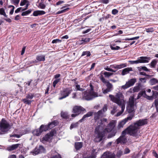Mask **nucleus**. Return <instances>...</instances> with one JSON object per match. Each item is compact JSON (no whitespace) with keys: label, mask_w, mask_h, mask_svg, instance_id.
I'll return each mask as SVG.
<instances>
[{"label":"nucleus","mask_w":158,"mask_h":158,"mask_svg":"<svg viewBox=\"0 0 158 158\" xmlns=\"http://www.w3.org/2000/svg\"><path fill=\"white\" fill-rule=\"evenodd\" d=\"M147 119H140L136 121L122 132V135L116 140L117 144L124 143L127 142V139L125 136L127 134L134 137L140 136L139 129L141 126L147 124Z\"/></svg>","instance_id":"obj_1"},{"label":"nucleus","mask_w":158,"mask_h":158,"mask_svg":"<svg viewBox=\"0 0 158 158\" xmlns=\"http://www.w3.org/2000/svg\"><path fill=\"white\" fill-rule=\"evenodd\" d=\"M107 123V119L104 118L98 122L97 126L96 127L95 131L94 136L95 138L94 141L96 142H99L102 141L103 138L106 136V132H104V130L101 131Z\"/></svg>","instance_id":"obj_2"},{"label":"nucleus","mask_w":158,"mask_h":158,"mask_svg":"<svg viewBox=\"0 0 158 158\" xmlns=\"http://www.w3.org/2000/svg\"><path fill=\"white\" fill-rule=\"evenodd\" d=\"M111 100L116 103L121 108V111L118 112L117 116L120 115L124 111L125 107L126 102L124 100V97L123 94L120 92L117 93L115 96L110 94L109 95Z\"/></svg>","instance_id":"obj_3"},{"label":"nucleus","mask_w":158,"mask_h":158,"mask_svg":"<svg viewBox=\"0 0 158 158\" xmlns=\"http://www.w3.org/2000/svg\"><path fill=\"white\" fill-rule=\"evenodd\" d=\"M94 88L93 84L90 83L89 89L82 93V98L84 99L87 101L90 100L98 96L97 93L94 91Z\"/></svg>","instance_id":"obj_4"},{"label":"nucleus","mask_w":158,"mask_h":158,"mask_svg":"<svg viewBox=\"0 0 158 158\" xmlns=\"http://www.w3.org/2000/svg\"><path fill=\"white\" fill-rule=\"evenodd\" d=\"M117 121L115 120H112L110 123L107 125V127L104 129V132H106V135L110 132H111L109 134L107 138H110L114 136L117 132L116 129L114 128L115 126Z\"/></svg>","instance_id":"obj_5"},{"label":"nucleus","mask_w":158,"mask_h":158,"mask_svg":"<svg viewBox=\"0 0 158 158\" xmlns=\"http://www.w3.org/2000/svg\"><path fill=\"white\" fill-rule=\"evenodd\" d=\"M107 110V106L106 104H105L102 108L94 114V119L95 122L98 121L100 118L105 116V113Z\"/></svg>","instance_id":"obj_6"},{"label":"nucleus","mask_w":158,"mask_h":158,"mask_svg":"<svg viewBox=\"0 0 158 158\" xmlns=\"http://www.w3.org/2000/svg\"><path fill=\"white\" fill-rule=\"evenodd\" d=\"M100 79L102 82L106 85V88L104 89H102L103 92L104 94H106L110 92L113 89V85L110 83L107 80H106L103 75H101L100 77Z\"/></svg>","instance_id":"obj_7"},{"label":"nucleus","mask_w":158,"mask_h":158,"mask_svg":"<svg viewBox=\"0 0 158 158\" xmlns=\"http://www.w3.org/2000/svg\"><path fill=\"white\" fill-rule=\"evenodd\" d=\"M0 129L2 132H6L10 129L9 124L4 119H2L0 123Z\"/></svg>","instance_id":"obj_8"},{"label":"nucleus","mask_w":158,"mask_h":158,"mask_svg":"<svg viewBox=\"0 0 158 158\" xmlns=\"http://www.w3.org/2000/svg\"><path fill=\"white\" fill-rule=\"evenodd\" d=\"M93 113L91 112H89L85 114L84 115L83 117L82 118L80 119L78 122L75 123H72L70 127V129L71 130L73 128H75L78 127L79 124V122H82L86 118L92 116L93 114Z\"/></svg>","instance_id":"obj_9"},{"label":"nucleus","mask_w":158,"mask_h":158,"mask_svg":"<svg viewBox=\"0 0 158 158\" xmlns=\"http://www.w3.org/2000/svg\"><path fill=\"white\" fill-rule=\"evenodd\" d=\"M135 102L134 98L133 96H131L129 98L127 109L129 113L132 112L134 110Z\"/></svg>","instance_id":"obj_10"},{"label":"nucleus","mask_w":158,"mask_h":158,"mask_svg":"<svg viewBox=\"0 0 158 158\" xmlns=\"http://www.w3.org/2000/svg\"><path fill=\"white\" fill-rule=\"evenodd\" d=\"M72 91L73 90L71 88L64 89L62 91H61V97L59 98V99L62 100L68 97Z\"/></svg>","instance_id":"obj_11"},{"label":"nucleus","mask_w":158,"mask_h":158,"mask_svg":"<svg viewBox=\"0 0 158 158\" xmlns=\"http://www.w3.org/2000/svg\"><path fill=\"white\" fill-rule=\"evenodd\" d=\"M56 134V131L53 130L51 131L49 133H47L42 139L41 140L42 142L47 141L50 142L52 139L53 136Z\"/></svg>","instance_id":"obj_12"},{"label":"nucleus","mask_w":158,"mask_h":158,"mask_svg":"<svg viewBox=\"0 0 158 158\" xmlns=\"http://www.w3.org/2000/svg\"><path fill=\"white\" fill-rule=\"evenodd\" d=\"M85 109L81 106H75L73 109V112L74 114H72L71 116L74 117L79 115L81 111H84Z\"/></svg>","instance_id":"obj_13"},{"label":"nucleus","mask_w":158,"mask_h":158,"mask_svg":"<svg viewBox=\"0 0 158 158\" xmlns=\"http://www.w3.org/2000/svg\"><path fill=\"white\" fill-rule=\"evenodd\" d=\"M136 81V79L135 78H132L129 80L127 82H126L125 84L122 85L121 86L122 88L125 89H127L129 87L133 86Z\"/></svg>","instance_id":"obj_14"},{"label":"nucleus","mask_w":158,"mask_h":158,"mask_svg":"<svg viewBox=\"0 0 158 158\" xmlns=\"http://www.w3.org/2000/svg\"><path fill=\"white\" fill-rule=\"evenodd\" d=\"M133 117V115H130L128 116L127 118L120 122L118 125L117 127L119 129L121 127H123L124 125L128 121L131 120Z\"/></svg>","instance_id":"obj_15"},{"label":"nucleus","mask_w":158,"mask_h":158,"mask_svg":"<svg viewBox=\"0 0 158 158\" xmlns=\"http://www.w3.org/2000/svg\"><path fill=\"white\" fill-rule=\"evenodd\" d=\"M101 158H115V155L114 153L107 151L103 153Z\"/></svg>","instance_id":"obj_16"},{"label":"nucleus","mask_w":158,"mask_h":158,"mask_svg":"<svg viewBox=\"0 0 158 158\" xmlns=\"http://www.w3.org/2000/svg\"><path fill=\"white\" fill-rule=\"evenodd\" d=\"M150 57L148 56H141L138 58L140 63H147L151 59Z\"/></svg>","instance_id":"obj_17"},{"label":"nucleus","mask_w":158,"mask_h":158,"mask_svg":"<svg viewBox=\"0 0 158 158\" xmlns=\"http://www.w3.org/2000/svg\"><path fill=\"white\" fill-rule=\"evenodd\" d=\"M132 71V69L131 67H128L122 70V75H125L128 73L130 71Z\"/></svg>","instance_id":"obj_18"},{"label":"nucleus","mask_w":158,"mask_h":158,"mask_svg":"<svg viewBox=\"0 0 158 158\" xmlns=\"http://www.w3.org/2000/svg\"><path fill=\"white\" fill-rule=\"evenodd\" d=\"M42 132L41 130L40 127L39 128L34 130L32 132L34 135L36 136H39Z\"/></svg>","instance_id":"obj_19"},{"label":"nucleus","mask_w":158,"mask_h":158,"mask_svg":"<svg viewBox=\"0 0 158 158\" xmlns=\"http://www.w3.org/2000/svg\"><path fill=\"white\" fill-rule=\"evenodd\" d=\"M45 12L43 10H36L34 11L33 14V15L35 16L44 15Z\"/></svg>","instance_id":"obj_20"},{"label":"nucleus","mask_w":158,"mask_h":158,"mask_svg":"<svg viewBox=\"0 0 158 158\" xmlns=\"http://www.w3.org/2000/svg\"><path fill=\"white\" fill-rule=\"evenodd\" d=\"M36 60L38 61H44L45 60V56L43 55H39L37 56Z\"/></svg>","instance_id":"obj_21"},{"label":"nucleus","mask_w":158,"mask_h":158,"mask_svg":"<svg viewBox=\"0 0 158 158\" xmlns=\"http://www.w3.org/2000/svg\"><path fill=\"white\" fill-rule=\"evenodd\" d=\"M152 92L153 93L152 95L151 96H149L148 95L145 93V92H144V94H143V97L144 98H146L147 99L149 100H152L154 99V97L153 96L155 94V92L152 91Z\"/></svg>","instance_id":"obj_22"},{"label":"nucleus","mask_w":158,"mask_h":158,"mask_svg":"<svg viewBox=\"0 0 158 158\" xmlns=\"http://www.w3.org/2000/svg\"><path fill=\"white\" fill-rule=\"evenodd\" d=\"M58 123V122L56 120H55L49 123L48 125V126L49 129H50L56 126Z\"/></svg>","instance_id":"obj_23"},{"label":"nucleus","mask_w":158,"mask_h":158,"mask_svg":"<svg viewBox=\"0 0 158 158\" xmlns=\"http://www.w3.org/2000/svg\"><path fill=\"white\" fill-rule=\"evenodd\" d=\"M75 89L77 91L78 90L81 91H83L86 90L85 87V86H82L81 87L80 85L78 84L76 85Z\"/></svg>","instance_id":"obj_24"},{"label":"nucleus","mask_w":158,"mask_h":158,"mask_svg":"<svg viewBox=\"0 0 158 158\" xmlns=\"http://www.w3.org/2000/svg\"><path fill=\"white\" fill-rule=\"evenodd\" d=\"M103 74L104 75L105 77L106 78H109L110 76L112 75L113 74V73H110L107 72H103L102 71L101 72V75ZM101 75H100L101 76Z\"/></svg>","instance_id":"obj_25"},{"label":"nucleus","mask_w":158,"mask_h":158,"mask_svg":"<svg viewBox=\"0 0 158 158\" xmlns=\"http://www.w3.org/2000/svg\"><path fill=\"white\" fill-rule=\"evenodd\" d=\"M23 144H13L7 148H22Z\"/></svg>","instance_id":"obj_26"},{"label":"nucleus","mask_w":158,"mask_h":158,"mask_svg":"<svg viewBox=\"0 0 158 158\" xmlns=\"http://www.w3.org/2000/svg\"><path fill=\"white\" fill-rule=\"evenodd\" d=\"M40 127L42 132L46 131L47 130H49L48 126V125H42Z\"/></svg>","instance_id":"obj_27"},{"label":"nucleus","mask_w":158,"mask_h":158,"mask_svg":"<svg viewBox=\"0 0 158 158\" xmlns=\"http://www.w3.org/2000/svg\"><path fill=\"white\" fill-rule=\"evenodd\" d=\"M149 83L151 85H153L158 83V80L156 79L153 78L150 80Z\"/></svg>","instance_id":"obj_28"},{"label":"nucleus","mask_w":158,"mask_h":158,"mask_svg":"<svg viewBox=\"0 0 158 158\" xmlns=\"http://www.w3.org/2000/svg\"><path fill=\"white\" fill-rule=\"evenodd\" d=\"M83 146L82 142H77L75 143V148H81Z\"/></svg>","instance_id":"obj_29"},{"label":"nucleus","mask_w":158,"mask_h":158,"mask_svg":"<svg viewBox=\"0 0 158 158\" xmlns=\"http://www.w3.org/2000/svg\"><path fill=\"white\" fill-rule=\"evenodd\" d=\"M126 63L122 64H117V69H119L125 67L127 66Z\"/></svg>","instance_id":"obj_30"},{"label":"nucleus","mask_w":158,"mask_h":158,"mask_svg":"<svg viewBox=\"0 0 158 158\" xmlns=\"http://www.w3.org/2000/svg\"><path fill=\"white\" fill-rule=\"evenodd\" d=\"M157 61L156 59H155L152 60L150 63V66L152 68H154L156 65Z\"/></svg>","instance_id":"obj_31"},{"label":"nucleus","mask_w":158,"mask_h":158,"mask_svg":"<svg viewBox=\"0 0 158 158\" xmlns=\"http://www.w3.org/2000/svg\"><path fill=\"white\" fill-rule=\"evenodd\" d=\"M32 11V10L29 9L23 12L22 13L21 15L22 16H26L30 14Z\"/></svg>","instance_id":"obj_32"},{"label":"nucleus","mask_w":158,"mask_h":158,"mask_svg":"<svg viewBox=\"0 0 158 158\" xmlns=\"http://www.w3.org/2000/svg\"><path fill=\"white\" fill-rule=\"evenodd\" d=\"M35 149L32 152V154L35 155L40 153V149Z\"/></svg>","instance_id":"obj_33"},{"label":"nucleus","mask_w":158,"mask_h":158,"mask_svg":"<svg viewBox=\"0 0 158 158\" xmlns=\"http://www.w3.org/2000/svg\"><path fill=\"white\" fill-rule=\"evenodd\" d=\"M123 152L121 150L118 151L115 155L118 158H120V157L123 155Z\"/></svg>","instance_id":"obj_34"},{"label":"nucleus","mask_w":158,"mask_h":158,"mask_svg":"<svg viewBox=\"0 0 158 158\" xmlns=\"http://www.w3.org/2000/svg\"><path fill=\"white\" fill-rule=\"evenodd\" d=\"M90 55L91 53L89 51H85L83 52L81 55V56L86 55L87 56H89Z\"/></svg>","instance_id":"obj_35"},{"label":"nucleus","mask_w":158,"mask_h":158,"mask_svg":"<svg viewBox=\"0 0 158 158\" xmlns=\"http://www.w3.org/2000/svg\"><path fill=\"white\" fill-rule=\"evenodd\" d=\"M0 15H3L6 17H7V16L6 15L5 10L3 8L0 9Z\"/></svg>","instance_id":"obj_36"},{"label":"nucleus","mask_w":158,"mask_h":158,"mask_svg":"<svg viewBox=\"0 0 158 158\" xmlns=\"http://www.w3.org/2000/svg\"><path fill=\"white\" fill-rule=\"evenodd\" d=\"M90 39L89 38H82L81 40V44H84L85 43H86L89 41Z\"/></svg>","instance_id":"obj_37"},{"label":"nucleus","mask_w":158,"mask_h":158,"mask_svg":"<svg viewBox=\"0 0 158 158\" xmlns=\"http://www.w3.org/2000/svg\"><path fill=\"white\" fill-rule=\"evenodd\" d=\"M61 116L64 118H66L68 117V114L67 112H62L61 113Z\"/></svg>","instance_id":"obj_38"},{"label":"nucleus","mask_w":158,"mask_h":158,"mask_svg":"<svg viewBox=\"0 0 158 158\" xmlns=\"http://www.w3.org/2000/svg\"><path fill=\"white\" fill-rule=\"evenodd\" d=\"M22 101L24 103L27 104H30L31 102V101L28 100L27 98L24 99L22 100Z\"/></svg>","instance_id":"obj_39"},{"label":"nucleus","mask_w":158,"mask_h":158,"mask_svg":"<svg viewBox=\"0 0 158 158\" xmlns=\"http://www.w3.org/2000/svg\"><path fill=\"white\" fill-rule=\"evenodd\" d=\"M28 2V1L27 0H22L21 1L20 6H23L26 5Z\"/></svg>","instance_id":"obj_40"},{"label":"nucleus","mask_w":158,"mask_h":158,"mask_svg":"<svg viewBox=\"0 0 158 158\" xmlns=\"http://www.w3.org/2000/svg\"><path fill=\"white\" fill-rule=\"evenodd\" d=\"M60 79L58 78L55 80L53 82V86L54 87H55L56 84L60 81Z\"/></svg>","instance_id":"obj_41"},{"label":"nucleus","mask_w":158,"mask_h":158,"mask_svg":"<svg viewBox=\"0 0 158 158\" xmlns=\"http://www.w3.org/2000/svg\"><path fill=\"white\" fill-rule=\"evenodd\" d=\"M129 62L131 64H137L140 63L138 58L137 60H130Z\"/></svg>","instance_id":"obj_42"},{"label":"nucleus","mask_w":158,"mask_h":158,"mask_svg":"<svg viewBox=\"0 0 158 158\" xmlns=\"http://www.w3.org/2000/svg\"><path fill=\"white\" fill-rule=\"evenodd\" d=\"M146 31L147 32H153L154 29L153 27H151L150 28H145Z\"/></svg>","instance_id":"obj_43"},{"label":"nucleus","mask_w":158,"mask_h":158,"mask_svg":"<svg viewBox=\"0 0 158 158\" xmlns=\"http://www.w3.org/2000/svg\"><path fill=\"white\" fill-rule=\"evenodd\" d=\"M69 9V8L64 9L63 10H61L57 12V14H60L61 13H63L64 12H66V11L68 10Z\"/></svg>","instance_id":"obj_44"},{"label":"nucleus","mask_w":158,"mask_h":158,"mask_svg":"<svg viewBox=\"0 0 158 158\" xmlns=\"http://www.w3.org/2000/svg\"><path fill=\"white\" fill-rule=\"evenodd\" d=\"M9 8L12 7V9H11L10 12V14L11 15L13 14L14 11V10L15 9V7L13 6H9L8 7Z\"/></svg>","instance_id":"obj_45"},{"label":"nucleus","mask_w":158,"mask_h":158,"mask_svg":"<svg viewBox=\"0 0 158 158\" xmlns=\"http://www.w3.org/2000/svg\"><path fill=\"white\" fill-rule=\"evenodd\" d=\"M61 42V40L59 39H56L53 40L52 41V44H56L58 43H60Z\"/></svg>","instance_id":"obj_46"},{"label":"nucleus","mask_w":158,"mask_h":158,"mask_svg":"<svg viewBox=\"0 0 158 158\" xmlns=\"http://www.w3.org/2000/svg\"><path fill=\"white\" fill-rule=\"evenodd\" d=\"M110 47L111 49L113 50H117L119 49L120 48V47L118 46L113 47L112 45H111Z\"/></svg>","instance_id":"obj_47"},{"label":"nucleus","mask_w":158,"mask_h":158,"mask_svg":"<svg viewBox=\"0 0 158 158\" xmlns=\"http://www.w3.org/2000/svg\"><path fill=\"white\" fill-rule=\"evenodd\" d=\"M139 36H136L134 37H133L130 38H127L125 40H137L139 38Z\"/></svg>","instance_id":"obj_48"},{"label":"nucleus","mask_w":158,"mask_h":158,"mask_svg":"<svg viewBox=\"0 0 158 158\" xmlns=\"http://www.w3.org/2000/svg\"><path fill=\"white\" fill-rule=\"evenodd\" d=\"M46 7V6L43 3H40L39 5V7L41 9H44Z\"/></svg>","instance_id":"obj_49"},{"label":"nucleus","mask_w":158,"mask_h":158,"mask_svg":"<svg viewBox=\"0 0 158 158\" xmlns=\"http://www.w3.org/2000/svg\"><path fill=\"white\" fill-rule=\"evenodd\" d=\"M104 69L109 71L112 72H116V71H114L113 69H111L110 68H108V67L105 68Z\"/></svg>","instance_id":"obj_50"},{"label":"nucleus","mask_w":158,"mask_h":158,"mask_svg":"<svg viewBox=\"0 0 158 158\" xmlns=\"http://www.w3.org/2000/svg\"><path fill=\"white\" fill-rule=\"evenodd\" d=\"M33 95L31 94H27L26 96V98L27 99H31L33 98Z\"/></svg>","instance_id":"obj_51"},{"label":"nucleus","mask_w":158,"mask_h":158,"mask_svg":"<svg viewBox=\"0 0 158 158\" xmlns=\"http://www.w3.org/2000/svg\"><path fill=\"white\" fill-rule=\"evenodd\" d=\"M144 93V92H140L139 93L137 96V99H139L142 96H143V97Z\"/></svg>","instance_id":"obj_52"},{"label":"nucleus","mask_w":158,"mask_h":158,"mask_svg":"<svg viewBox=\"0 0 158 158\" xmlns=\"http://www.w3.org/2000/svg\"><path fill=\"white\" fill-rule=\"evenodd\" d=\"M152 153L156 158H158V154L154 150L152 151Z\"/></svg>","instance_id":"obj_53"},{"label":"nucleus","mask_w":158,"mask_h":158,"mask_svg":"<svg viewBox=\"0 0 158 158\" xmlns=\"http://www.w3.org/2000/svg\"><path fill=\"white\" fill-rule=\"evenodd\" d=\"M96 156L94 154H92L89 156L86 157L85 158H96Z\"/></svg>","instance_id":"obj_54"},{"label":"nucleus","mask_w":158,"mask_h":158,"mask_svg":"<svg viewBox=\"0 0 158 158\" xmlns=\"http://www.w3.org/2000/svg\"><path fill=\"white\" fill-rule=\"evenodd\" d=\"M101 107V104H98V105H95L94 107V108L95 109H97V110H99L100 109Z\"/></svg>","instance_id":"obj_55"},{"label":"nucleus","mask_w":158,"mask_h":158,"mask_svg":"<svg viewBox=\"0 0 158 158\" xmlns=\"http://www.w3.org/2000/svg\"><path fill=\"white\" fill-rule=\"evenodd\" d=\"M118 12V11L116 9H114L112 10V14L114 15H115Z\"/></svg>","instance_id":"obj_56"},{"label":"nucleus","mask_w":158,"mask_h":158,"mask_svg":"<svg viewBox=\"0 0 158 158\" xmlns=\"http://www.w3.org/2000/svg\"><path fill=\"white\" fill-rule=\"evenodd\" d=\"M140 68L146 71H149V69L145 66L141 67Z\"/></svg>","instance_id":"obj_57"},{"label":"nucleus","mask_w":158,"mask_h":158,"mask_svg":"<svg viewBox=\"0 0 158 158\" xmlns=\"http://www.w3.org/2000/svg\"><path fill=\"white\" fill-rule=\"evenodd\" d=\"M139 80L141 82L143 83L146 82V79L145 78H139Z\"/></svg>","instance_id":"obj_58"},{"label":"nucleus","mask_w":158,"mask_h":158,"mask_svg":"<svg viewBox=\"0 0 158 158\" xmlns=\"http://www.w3.org/2000/svg\"><path fill=\"white\" fill-rule=\"evenodd\" d=\"M31 81V80L30 81H28L26 83H25L26 84H25V85L26 87H28L30 85Z\"/></svg>","instance_id":"obj_59"},{"label":"nucleus","mask_w":158,"mask_h":158,"mask_svg":"<svg viewBox=\"0 0 158 158\" xmlns=\"http://www.w3.org/2000/svg\"><path fill=\"white\" fill-rule=\"evenodd\" d=\"M139 89L138 87H134L133 89V91L134 92H137L138 91Z\"/></svg>","instance_id":"obj_60"},{"label":"nucleus","mask_w":158,"mask_h":158,"mask_svg":"<svg viewBox=\"0 0 158 158\" xmlns=\"http://www.w3.org/2000/svg\"><path fill=\"white\" fill-rule=\"evenodd\" d=\"M130 150H129V149H125L124 153V154H128L130 153Z\"/></svg>","instance_id":"obj_61"},{"label":"nucleus","mask_w":158,"mask_h":158,"mask_svg":"<svg viewBox=\"0 0 158 158\" xmlns=\"http://www.w3.org/2000/svg\"><path fill=\"white\" fill-rule=\"evenodd\" d=\"M64 2L63 1H59L56 3V5L57 6L60 5Z\"/></svg>","instance_id":"obj_62"},{"label":"nucleus","mask_w":158,"mask_h":158,"mask_svg":"<svg viewBox=\"0 0 158 158\" xmlns=\"http://www.w3.org/2000/svg\"><path fill=\"white\" fill-rule=\"evenodd\" d=\"M13 1L15 5H17L19 2V0H13Z\"/></svg>","instance_id":"obj_63"},{"label":"nucleus","mask_w":158,"mask_h":158,"mask_svg":"<svg viewBox=\"0 0 158 158\" xmlns=\"http://www.w3.org/2000/svg\"><path fill=\"white\" fill-rule=\"evenodd\" d=\"M154 104L155 106H158V99H156L155 100Z\"/></svg>","instance_id":"obj_64"}]
</instances>
